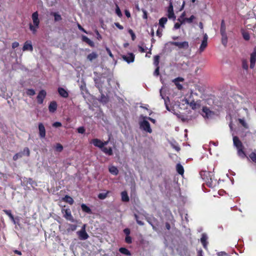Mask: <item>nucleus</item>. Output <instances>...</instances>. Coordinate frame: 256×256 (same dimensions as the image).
Listing matches in <instances>:
<instances>
[{
	"label": "nucleus",
	"instance_id": "c756f323",
	"mask_svg": "<svg viewBox=\"0 0 256 256\" xmlns=\"http://www.w3.org/2000/svg\"><path fill=\"white\" fill-rule=\"evenodd\" d=\"M98 55L96 52H92L91 54H88V56H87V58L90 61L92 62L96 58H98Z\"/></svg>",
	"mask_w": 256,
	"mask_h": 256
},
{
	"label": "nucleus",
	"instance_id": "338daca9",
	"mask_svg": "<svg viewBox=\"0 0 256 256\" xmlns=\"http://www.w3.org/2000/svg\"><path fill=\"white\" fill-rule=\"evenodd\" d=\"M156 68L154 72V75L158 76L159 74V66H156Z\"/></svg>",
	"mask_w": 256,
	"mask_h": 256
},
{
	"label": "nucleus",
	"instance_id": "603ef678",
	"mask_svg": "<svg viewBox=\"0 0 256 256\" xmlns=\"http://www.w3.org/2000/svg\"><path fill=\"white\" fill-rule=\"evenodd\" d=\"M21 153H22V156L24 154H26V156H28L30 155V150L28 148H25L24 149V150Z\"/></svg>",
	"mask_w": 256,
	"mask_h": 256
},
{
	"label": "nucleus",
	"instance_id": "72a5a7b5",
	"mask_svg": "<svg viewBox=\"0 0 256 256\" xmlns=\"http://www.w3.org/2000/svg\"><path fill=\"white\" fill-rule=\"evenodd\" d=\"M81 208H82V210L84 212L86 213H88V214L92 213V210H91L90 208L89 207H88L86 204H82L81 205Z\"/></svg>",
	"mask_w": 256,
	"mask_h": 256
},
{
	"label": "nucleus",
	"instance_id": "5701e85b",
	"mask_svg": "<svg viewBox=\"0 0 256 256\" xmlns=\"http://www.w3.org/2000/svg\"><path fill=\"white\" fill-rule=\"evenodd\" d=\"M82 39L83 42L87 43L91 47H94V42L90 38H88L87 36H82Z\"/></svg>",
	"mask_w": 256,
	"mask_h": 256
},
{
	"label": "nucleus",
	"instance_id": "7ed1b4c3",
	"mask_svg": "<svg viewBox=\"0 0 256 256\" xmlns=\"http://www.w3.org/2000/svg\"><path fill=\"white\" fill-rule=\"evenodd\" d=\"M205 175L206 177L204 178L208 186L214 188L218 184L217 180L212 178L213 174L212 172H206Z\"/></svg>",
	"mask_w": 256,
	"mask_h": 256
},
{
	"label": "nucleus",
	"instance_id": "79ce46f5",
	"mask_svg": "<svg viewBox=\"0 0 256 256\" xmlns=\"http://www.w3.org/2000/svg\"><path fill=\"white\" fill-rule=\"evenodd\" d=\"M56 150L58 152H60L63 150L62 146L60 144H57L56 146Z\"/></svg>",
	"mask_w": 256,
	"mask_h": 256
},
{
	"label": "nucleus",
	"instance_id": "052dcab7",
	"mask_svg": "<svg viewBox=\"0 0 256 256\" xmlns=\"http://www.w3.org/2000/svg\"><path fill=\"white\" fill-rule=\"evenodd\" d=\"M138 48L139 51L141 52H145L147 48H144V47L140 46H138Z\"/></svg>",
	"mask_w": 256,
	"mask_h": 256
},
{
	"label": "nucleus",
	"instance_id": "c9c22d12",
	"mask_svg": "<svg viewBox=\"0 0 256 256\" xmlns=\"http://www.w3.org/2000/svg\"><path fill=\"white\" fill-rule=\"evenodd\" d=\"M194 18L195 17L193 15L191 16L189 18H184V20L181 22V24H184L186 22L188 23H192Z\"/></svg>",
	"mask_w": 256,
	"mask_h": 256
},
{
	"label": "nucleus",
	"instance_id": "c03bdc74",
	"mask_svg": "<svg viewBox=\"0 0 256 256\" xmlns=\"http://www.w3.org/2000/svg\"><path fill=\"white\" fill-rule=\"evenodd\" d=\"M26 92L28 95L30 96H34L36 94L34 90L33 89H28L26 90Z\"/></svg>",
	"mask_w": 256,
	"mask_h": 256
},
{
	"label": "nucleus",
	"instance_id": "680f3d73",
	"mask_svg": "<svg viewBox=\"0 0 256 256\" xmlns=\"http://www.w3.org/2000/svg\"><path fill=\"white\" fill-rule=\"evenodd\" d=\"M184 16H185V12H184L182 15L180 16L178 18V20L181 23V22L184 20V18H184Z\"/></svg>",
	"mask_w": 256,
	"mask_h": 256
},
{
	"label": "nucleus",
	"instance_id": "a211bd4d",
	"mask_svg": "<svg viewBox=\"0 0 256 256\" xmlns=\"http://www.w3.org/2000/svg\"><path fill=\"white\" fill-rule=\"evenodd\" d=\"M58 105L55 101H52L50 102L48 106V110L50 112L53 113L55 112L57 109Z\"/></svg>",
	"mask_w": 256,
	"mask_h": 256
},
{
	"label": "nucleus",
	"instance_id": "49530a36",
	"mask_svg": "<svg viewBox=\"0 0 256 256\" xmlns=\"http://www.w3.org/2000/svg\"><path fill=\"white\" fill-rule=\"evenodd\" d=\"M242 66L244 69L248 70V63L246 60H243L242 62Z\"/></svg>",
	"mask_w": 256,
	"mask_h": 256
},
{
	"label": "nucleus",
	"instance_id": "bf43d9fd",
	"mask_svg": "<svg viewBox=\"0 0 256 256\" xmlns=\"http://www.w3.org/2000/svg\"><path fill=\"white\" fill-rule=\"evenodd\" d=\"M52 126L55 128H58L62 126V124L60 122H56L52 124Z\"/></svg>",
	"mask_w": 256,
	"mask_h": 256
},
{
	"label": "nucleus",
	"instance_id": "b1692460",
	"mask_svg": "<svg viewBox=\"0 0 256 256\" xmlns=\"http://www.w3.org/2000/svg\"><path fill=\"white\" fill-rule=\"evenodd\" d=\"M101 150L108 156H112L113 154L112 149L111 147L108 148L104 147L101 149Z\"/></svg>",
	"mask_w": 256,
	"mask_h": 256
},
{
	"label": "nucleus",
	"instance_id": "6e6552de",
	"mask_svg": "<svg viewBox=\"0 0 256 256\" xmlns=\"http://www.w3.org/2000/svg\"><path fill=\"white\" fill-rule=\"evenodd\" d=\"M62 212L64 214V217L68 220H69L71 222H74L75 220L74 218L72 216L71 214V211L70 209H63L62 210Z\"/></svg>",
	"mask_w": 256,
	"mask_h": 256
},
{
	"label": "nucleus",
	"instance_id": "f8f14e48",
	"mask_svg": "<svg viewBox=\"0 0 256 256\" xmlns=\"http://www.w3.org/2000/svg\"><path fill=\"white\" fill-rule=\"evenodd\" d=\"M162 88L160 90V96L164 100V104H165L166 109L168 110L169 112H172V111H174V109H170V108L168 106V102H170V99H169L168 97L165 98L164 96L162 94Z\"/></svg>",
	"mask_w": 256,
	"mask_h": 256
},
{
	"label": "nucleus",
	"instance_id": "a878e982",
	"mask_svg": "<svg viewBox=\"0 0 256 256\" xmlns=\"http://www.w3.org/2000/svg\"><path fill=\"white\" fill-rule=\"evenodd\" d=\"M122 200L124 202H128L129 201L130 198L126 191H123L121 193Z\"/></svg>",
	"mask_w": 256,
	"mask_h": 256
},
{
	"label": "nucleus",
	"instance_id": "4d7b16f0",
	"mask_svg": "<svg viewBox=\"0 0 256 256\" xmlns=\"http://www.w3.org/2000/svg\"><path fill=\"white\" fill-rule=\"evenodd\" d=\"M140 118H146V120H150L153 123H155L156 122V120L154 119H153V118H150V117H146V116H141Z\"/></svg>",
	"mask_w": 256,
	"mask_h": 256
},
{
	"label": "nucleus",
	"instance_id": "e433bc0d",
	"mask_svg": "<svg viewBox=\"0 0 256 256\" xmlns=\"http://www.w3.org/2000/svg\"><path fill=\"white\" fill-rule=\"evenodd\" d=\"M220 32V34L226 33V27L224 20H222L221 22Z\"/></svg>",
	"mask_w": 256,
	"mask_h": 256
},
{
	"label": "nucleus",
	"instance_id": "c85d7f7f",
	"mask_svg": "<svg viewBox=\"0 0 256 256\" xmlns=\"http://www.w3.org/2000/svg\"><path fill=\"white\" fill-rule=\"evenodd\" d=\"M220 34L222 36V43L224 46H226L228 43L226 33H222Z\"/></svg>",
	"mask_w": 256,
	"mask_h": 256
},
{
	"label": "nucleus",
	"instance_id": "a19ab883",
	"mask_svg": "<svg viewBox=\"0 0 256 256\" xmlns=\"http://www.w3.org/2000/svg\"><path fill=\"white\" fill-rule=\"evenodd\" d=\"M160 56H154V64L156 66H158Z\"/></svg>",
	"mask_w": 256,
	"mask_h": 256
},
{
	"label": "nucleus",
	"instance_id": "20e7f679",
	"mask_svg": "<svg viewBox=\"0 0 256 256\" xmlns=\"http://www.w3.org/2000/svg\"><path fill=\"white\" fill-rule=\"evenodd\" d=\"M168 45L175 46L180 49H187L189 46L188 42L186 41L182 42H169L166 44V46Z\"/></svg>",
	"mask_w": 256,
	"mask_h": 256
},
{
	"label": "nucleus",
	"instance_id": "423d86ee",
	"mask_svg": "<svg viewBox=\"0 0 256 256\" xmlns=\"http://www.w3.org/2000/svg\"><path fill=\"white\" fill-rule=\"evenodd\" d=\"M86 224H84L82 226L81 230L76 232V234L80 240H86L88 238V235L86 231Z\"/></svg>",
	"mask_w": 256,
	"mask_h": 256
},
{
	"label": "nucleus",
	"instance_id": "58836bf2",
	"mask_svg": "<svg viewBox=\"0 0 256 256\" xmlns=\"http://www.w3.org/2000/svg\"><path fill=\"white\" fill-rule=\"evenodd\" d=\"M4 212L9 216L10 220L14 219V216L12 214V212L10 210H4Z\"/></svg>",
	"mask_w": 256,
	"mask_h": 256
},
{
	"label": "nucleus",
	"instance_id": "9d476101",
	"mask_svg": "<svg viewBox=\"0 0 256 256\" xmlns=\"http://www.w3.org/2000/svg\"><path fill=\"white\" fill-rule=\"evenodd\" d=\"M168 16L170 19H176V16L174 12V7L172 5V2L171 0L170 1L169 6L168 8Z\"/></svg>",
	"mask_w": 256,
	"mask_h": 256
},
{
	"label": "nucleus",
	"instance_id": "6ab92c4d",
	"mask_svg": "<svg viewBox=\"0 0 256 256\" xmlns=\"http://www.w3.org/2000/svg\"><path fill=\"white\" fill-rule=\"evenodd\" d=\"M190 106L192 110H196L200 108V100H198L196 102H195L194 100H193L190 102Z\"/></svg>",
	"mask_w": 256,
	"mask_h": 256
},
{
	"label": "nucleus",
	"instance_id": "0e129e2a",
	"mask_svg": "<svg viewBox=\"0 0 256 256\" xmlns=\"http://www.w3.org/2000/svg\"><path fill=\"white\" fill-rule=\"evenodd\" d=\"M78 29L80 30L81 31H82L86 34H88L80 24H78Z\"/></svg>",
	"mask_w": 256,
	"mask_h": 256
},
{
	"label": "nucleus",
	"instance_id": "4468645a",
	"mask_svg": "<svg viewBox=\"0 0 256 256\" xmlns=\"http://www.w3.org/2000/svg\"><path fill=\"white\" fill-rule=\"evenodd\" d=\"M256 62V48L254 49V52L250 54V68H253L255 66Z\"/></svg>",
	"mask_w": 256,
	"mask_h": 256
},
{
	"label": "nucleus",
	"instance_id": "bb28decb",
	"mask_svg": "<svg viewBox=\"0 0 256 256\" xmlns=\"http://www.w3.org/2000/svg\"><path fill=\"white\" fill-rule=\"evenodd\" d=\"M108 170L110 173L116 176L118 173V170L117 168L115 166H110L108 168Z\"/></svg>",
	"mask_w": 256,
	"mask_h": 256
},
{
	"label": "nucleus",
	"instance_id": "13d9d810",
	"mask_svg": "<svg viewBox=\"0 0 256 256\" xmlns=\"http://www.w3.org/2000/svg\"><path fill=\"white\" fill-rule=\"evenodd\" d=\"M126 242L128 244H131L132 242V238L130 236H126L125 239Z\"/></svg>",
	"mask_w": 256,
	"mask_h": 256
},
{
	"label": "nucleus",
	"instance_id": "3c124183",
	"mask_svg": "<svg viewBox=\"0 0 256 256\" xmlns=\"http://www.w3.org/2000/svg\"><path fill=\"white\" fill-rule=\"evenodd\" d=\"M116 13L119 17H121L122 16V14L118 6H116Z\"/></svg>",
	"mask_w": 256,
	"mask_h": 256
},
{
	"label": "nucleus",
	"instance_id": "2f4dec72",
	"mask_svg": "<svg viewBox=\"0 0 256 256\" xmlns=\"http://www.w3.org/2000/svg\"><path fill=\"white\" fill-rule=\"evenodd\" d=\"M63 200L68 203L69 204H74V200L72 199V197H70V196H68V195L66 196L64 198H63Z\"/></svg>",
	"mask_w": 256,
	"mask_h": 256
},
{
	"label": "nucleus",
	"instance_id": "774afa93",
	"mask_svg": "<svg viewBox=\"0 0 256 256\" xmlns=\"http://www.w3.org/2000/svg\"><path fill=\"white\" fill-rule=\"evenodd\" d=\"M226 255V252H220L218 253V256H225Z\"/></svg>",
	"mask_w": 256,
	"mask_h": 256
},
{
	"label": "nucleus",
	"instance_id": "2eb2a0df",
	"mask_svg": "<svg viewBox=\"0 0 256 256\" xmlns=\"http://www.w3.org/2000/svg\"><path fill=\"white\" fill-rule=\"evenodd\" d=\"M90 143L100 150L102 148V141L98 138H94L91 140Z\"/></svg>",
	"mask_w": 256,
	"mask_h": 256
},
{
	"label": "nucleus",
	"instance_id": "f257e3e1",
	"mask_svg": "<svg viewBox=\"0 0 256 256\" xmlns=\"http://www.w3.org/2000/svg\"><path fill=\"white\" fill-rule=\"evenodd\" d=\"M32 23L29 24L30 30L32 32V34H35L40 24V20L38 18V12H35L32 15Z\"/></svg>",
	"mask_w": 256,
	"mask_h": 256
},
{
	"label": "nucleus",
	"instance_id": "f704fd0d",
	"mask_svg": "<svg viewBox=\"0 0 256 256\" xmlns=\"http://www.w3.org/2000/svg\"><path fill=\"white\" fill-rule=\"evenodd\" d=\"M119 251L120 253L126 255V256H130L131 254L130 252L126 248H120L119 249Z\"/></svg>",
	"mask_w": 256,
	"mask_h": 256
},
{
	"label": "nucleus",
	"instance_id": "cd10ccee",
	"mask_svg": "<svg viewBox=\"0 0 256 256\" xmlns=\"http://www.w3.org/2000/svg\"><path fill=\"white\" fill-rule=\"evenodd\" d=\"M168 22V18L166 17H162L159 20L158 24L161 28H164V24Z\"/></svg>",
	"mask_w": 256,
	"mask_h": 256
},
{
	"label": "nucleus",
	"instance_id": "de8ad7c7",
	"mask_svg": "<svg viewBox=\"0 0 256 256\" xmlns=\"http://www.w3.org/2000/svg\"><path fill=\"white\" fill-rule=\"evenodd\" d=\"M242 36H243L245 40H250V36L248 32H244L242 33Z\"/></svg>",
	"mask_w": 256,
	"mask_h": 256
},
{
	"label": "nucleus",
	"instance_id": "f03ea898",
	"mask_svg": "<svg viewBox=\"0 0 256 256\" xmlns=\"http://www.w3.org/2000/svg\"><path fill=\"white\" fill-rule=\"evenodd\" d=\"M233 142L234 146L238 150V156L242 158H244L246 156L244 151V146L238 136H233Z\"/></svg>",
	"mask_w": 256,
	"mask_h": 256
},
{
	"label": "nucleus",
	"instance_id": "e2e57ef3",
	"mask_svg": "<svg viewBox=\"0 0 256 256\" xmlns=\"http://www.w3.org/2000/svg\"><path fill=\"white\" fill-rule=\"evenodd\" d=\"M124 232L126 235V236H129V234H130V230L129 228H126L124 229Z\"/></svg>",
	"mask_w": 256,
	"mask_h": 256
},
{
	"label": "nucleus",
	"instance_id": "a18cd8bd",
	"mask_svg": "<svg viewBox=\"0 0 256 256\" xmlns=\"http://www.w3.org/2000/svg\"><path fill=\"white\" fill-rule=\"evenodd\" d=\"M22 153L18 152L14 156H13V160H17L18 158H22Z\"/></svg>",
	"mask_w": 256,
	"mask_h": 256
},
{
	"label": "nucleus",
	"instance_id": "09e8293b",
	"mask_svg": "<svg viewBox=\"0 0 256 256\" xmlns=\"http://www.w3.org/2000/svg\"><path fill=\"white\" fill-rule=\"evenodd\" d=\"M177 3L178 4L180 3V4L181 3L182 4V6L179 8V10H182L184 6V4H185L184 1V0H178V1L177 2Z\"/></svg>",
	"mask_w": 256,
	"mask_h": 256
},
{
	"label": "nucleus",
	"instance_id": "8fccbe9b",
	"mask_svg": "<svg viewBox=\"0 0 256 256\" xmlns=\"http://www.w3.org/2000/svg\"><path fill=\"white\" fill-rule=\"evenodd\" d=\"M77 130L79 134H83L84 133L86 130L84 126H80L78 128Z\"/></svg>",
	"mask_w": 256,
	"mask_h": 256
},
{
	"label": "nucleus",
	"instance_id": "4be33fe9",
	"mask_svg": "<svg viewBox=\"0 0 256 256\" xmlns=\"http://www.w3.org/2000/svg\"><path fill=\"white\" fill-rule=\"evenodd\" d=\"M208 237L206 234H202V238H200V242L205 249H207L208 240Z\"/></svg>",
	"mask_w": 256,
	"mask_h": 256
},
{
	"label": "nucleus",
	"instance_id": "ea45409f",
	"mask_svg": "<svg viewBox=\"0 0 256 256\" xmlns=\"http://www.w3.org/2000/svg\"><path fill=\"white\" fill-rule=\"evenodd\" d=\"M249 157L252 162H256V152H252Z\"/></svg>",
	"mask_w": 256,
	"mask_h": 256
},
{
	"label": "nucleus",
	"instance_id": "ddd939ff",
	"mask_svg": "<svg viewBox=\"0 0 256 256\" xmlns=\"http://www.w3.org/2000/svg\"><path fill=\"white\" fill-rule=\"evenodd\" d=\"M122 59L128 64L132 62L134 60V55L132 53H128L126 55L122 56Z\"/></svg>",
	"mask_w": 256,
	"mask_h": 256
},
{
	"label": "nucleus",
	"instance_id": "dca6fc26",
	"mask_svg": "<svg viewBox=\"0 0 256 256\" xmlns=\"http://www.w3.org/2000/svg\"><path fill=\"white\" fill-rule=\"evenodd\" d=\"M23 51L29 50L32 52L33 50V46L32 44V42L30 40L26 42L24 44L22 48Z\"/></svg>",
	"mask_w": 256,
	"mask_h": 256
},
{
	"label": "nucleus",
	"instance_id": "864d4df0",
	"mask_svg": "<svg viewBox=\"0 0 256 256\" xmlns=\"http://www.w3.org/2000/svg\"><path fill=\"white\" fill-rule=\"evenodd\" d=\"M134 217H135V218H136V220L137 223L139 225L143 226L144 224V223L142 222L141 220H139L138 217V216L136 214H134Z\"/></svg>",
	"mask_w": 256,
	"mask_h": 256
},
{
	"label": "nucleus",
	"instance_id": "393cba45",
	"mask_svg": "<svg viewBox=\"0 0 256 256\" xmlns=\"http://www.w3.org/2000/svg\"><path fill=\"white\" fill-rule=\"evenodd\" d=\"M76 228H77V226L76 224H67L66 232L68 233L71 232L75 231L76 230Z\"/></svg>",
	"mask_w": 256,
	"mask_h": 256
},
{
	"label": "nucleus",
	"instance_id": "9b49d317",
	"mask_svg": "<svg viewBox=\"0 0 256 256\" xmlns=\"http://www.w3.org/2000/svg\"><path fill=\"white\" fill-rule=\"evenodd\" d=\"M46 95V92L44 90H42L40 91L36 97L38 104H42L43 103L44 100L45 98Z\"/></svg>",
	"mask_w": 256,
	"mask_h": 256
},
{
	"label": "nucleus",
	"instance_id": "412c9836",
	"mask_svg": "<svg viewBox=\"0 0 256 256\" xmlns=\"http://www.w3.org/2000/svg\"><path fill=\"white\" fill-rule=\"evenodd\" d=\"M183 80V78L178 77L173 80L172 82L174 83L175 85L176 86L178 90H181L183 86L181 84H179V82H182Z\"/></svg>",
	"mask_w": 256,
	"mask_h": 256
},
{
	"label": "nucleus",
	"instance_id": "4c0bfd02",
	"mask_svg": "<svg viewBox=\"0 0 256 256\" xmlns=\"http://www.w3.org/2000/svg\"><path fill=\"white\" fill-rule=\"evenodd\" d=\"M108 194V192H106L100 193L98 195V198L100 200H104L107 197Z\"/></svg>",
	"mask_w": 256,
	"mask_h": 256
},
{
	"label": "nucleus",
	"instance_id": "69168bd1",
	"mask_svg": "<svg viewBox=\"0 0 256 256\" xmlns=\"http://www.w3.org/2000/svg\"><path fill=\"white\" fill-rule=\"evenodd\" d=\"M19 46V43L18 42H15L12 44V48H15Z\"/></svg>",
	"mask_w": 256,
	"mask_h": 256
},
{
	"label": "nucleus",
	"instance_id": "37998d69",
	"mask_svg": "<svg viewBox=\"0 0 256 256\" xmlns=\"http://www.w3.org/2000/svg\"><path fill=\"white\" fill-rule=\"evenodd\" d=\"M238 121H239L240 123V124H242V125L244 127L246 128H248V124L246 123V122H245V120L244 119L240 118V119H238Z\"/></svg>",
	"mask_w": 256,
	"mask_h": 256
},
{
	"label": "nucleus",
	"instance_id": "1a4fd4ad",
	"mask_svg": "<svg viewBox=\"0 0 256 256\" xmlns=\"http://www.w3.org/2000/svg\"><path fill=\"white\" fill-rule=\"evenodd\" d=\"M208 36L206 34H204L203 40L199 48V52L200 53L202 52L208 46Z\"/></svg>",
	"mask_w": 256,
	"mask_h": 256
},
{
	"label": "nucleus",
	"instance_id": "aec40b11",
	"mask_svg": "<svg viewBox=\"0 0 256 256\" xmlns=\"http://www.w3.org/2000/svg\"><path fill=\"white\" fill-rule=\"evenodd\" d=\"M59 94L64 98H67L68 96V93L67 90L62 88H58V90Z\"/></svg>",
	"mask_w": 256,
	"mask_h": 256
},
{
	"label": "nucleus",
	"instance_id": "39448f33",
	"mask_svg": "<svg viewBox=\"0 0 256 256\" xmlns=\"http://www.w3.org/2000/svg\"><path fill=\"white\" fill-rule=\"evenodd\" d=\"M140 128L144 131L148 133L152 132V130L150 128V124L146 118H143V120L140 122Z\"/></svg>",
	"mask_w": 256,
	"mask_h": 256
},
{
	"label": "nucleus",
	"instance_id": "f3484780",
	"mask_svg": "<svg viewBox=\"0 0 256 256\" xmlns=\"http://www.w3.org/2000/svg\"><path fill=\"white\" fill-rule=\"evenodd\" d=\"M39 136L40 138H44L46 136V129L42 123L38 124Z\"/></svg>",
	"mask_w": 256,
	"mask_h": 256
},
{
	"label": "nucleus",
	"instance_id": "5fc2aeb1",
	"mask_svg": "<svg viewBox=\"0 0 256 256\" xmlns=\"http://www.w3.org/2000/svg\"><path fill=\"white\" fill-rule=\"evenodd\" d=\"M129 34L131 35L132 38L134 40L136 38V36L132 30L130 29L128 30Z\"/></svg>",
	"mask_w": 256,
	"mask_h": 256
},
{
	"label": "nucleus",
	"instance_id": "7c9ffc66",
	"mask_svg": "<svg viewBox=\"0 0 256 256\" xmlns=\"http://www.w3.org/2000/svg\"><path fill=\"white\" fill-rule=\"evenodd\" d=\"M50 15L54 16L55 22L60 21L62 19L61 16L57 12H51Z\"/></svg>",
	"mask_w": 256,
	"mask_h": 256
},
{
	"label": "nucleus",
	"instance_id": "473e14b6",
	"mask_svg": "<svg viewBox=\"0 0 256 256\" xmlns=\"http://www.w3.org/2000/svg\"><path fill=\"white\" fill-rule=\"evenodd\" d=\"M176 171L179 174L182 175L184 174V169L183 166L180 164H176Z\"/></svg>",
	"mask_w": 256,
	"mask_h": 256
},
{
	"label": "nucleus",
	"instance_id": "6e6d98bb",
	"mask_svg": "<svg viewBox=\"0 0 256 256\" xmlns=\"http://www.w3.org/2000/svg\"><path fill=\"white\" fill-rule=\"evenodd\" d=\"M162 28L161 29L160 28H158V30L156 31V35L160 38L162 36Z\"/></svg>",
	"mask_w": 256,
	"mask_h": 256
},
{
	"label": "nucleus",
	"instance_id": "0eeeda50",
	"mask_svg": "<svg viewBox=\"0 0 256 256\" xmlns=\"http://www.w3.org/2000/svg\"><path fill=\"white\" fill-rule=\"evenodd\" d=\"M202 114L205 118H212L214 114L207 107H203Z\"/></svg>",
	"mask_w": 256,
	"mask_h": 256
}]
</instances>
